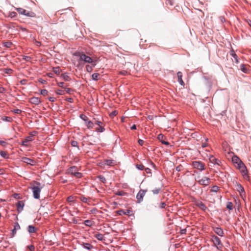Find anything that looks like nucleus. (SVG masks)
<instances>
[{"instance_id": "f257e3e1", "label": "nucleus", "mask_w": 251, "mask_h": 251, "mask_svg": "<svg viewBox=\"0 0 251 251\" xmlns=\"http://www.w3.org/2000/svg\"><path fill=\"white\" fill-rule=\"evenodd\" d=\"M195 180L199 184L204 186L209 185L211 182V179L206 176L201 177L200 176H198L195 177Z\"/></svg>"}, {"instance_id": "f03ea898", "label": "nucleus", "mask_w": 251, "mask_h": 251, "mask_svg": "<svg viewBox=\"0 0 251 251\" xmlns=\"http://www.w3.org/2000/svg\"><path fill=\"white\" fill-rule=\"evenodd\" d=\"M36 185H33L31 187V189L33 192V197L35 199H39L40 198V194L41 191V187H39L40 183L38 182H35Z\"/></svg>"}, {"instance_id": "7ed1b4c3", "label": "nucleus", "mask_w": 251, "mask_h": 251, "mask_svg": "<svg viewBox=\"0 0 251 251\" xmlns=\"http://www.w3.org/2000/svg\"><path fill=\"white\" fill-rule=\"evenodd\" d=\"M74 54L75 55L79 56V61H83L85 63H90L93 62V59L91 57L86 55L83 53L76 52Z\"/></svg>"}, {"instance_id": "20e7f679", "label": "nucleus", "mask_w": 251, "mask_h": 251, "mask_svg": "<svg viewBox=\"0 0 251 251\" xmlns=\"http://www.w3.org/2000/svg\"><path fill=\"white\" fill-rule=\"evenodd\" d=\"M192 165L194 169L201 172L205 170V164L200 161H193Z\"/></svg>"}, {"instance_id": "39448f33", "label": "nucleus", "mask_w": 251, "mask_h": 251, "mask_svg": "<svg viewBox=\"0 0 251 251\" xmlns=\"http://www.w3.org/2000/svg\"><path fill=\"white\" fill-rule=\"evenodd\" d=\"M211 240L213 243L214 246L217 247V249H220L223 247V245L219 237L215 235L211 236Z\"/></svg>"}, {"instance_id": "423d86ee", "label": "nucleus", "mask_w": 251, "mask_h": 251, "mask_svg": "<svg viewBox=\"0 0 251 251\" xmlns=\"http://www.w3.org/2000/svg\"><path fill=\"white\" fill-rule=\"evenodd\" d=\"M147 190H140L136 196L138 202L140 203L143 201V198L145 195Z\"/></svg>"}, {"instance_id": "0eeeda50", "label": "nucleus", "mask_w": 251, "mask_h": 251, "mask_svg": "<svg viewBox=\"0 0 251 251\" xmlns=\"http://www.w3.org/2000/svg\"><path fill=\"white\" fill-rule=\"evenodd\" d=\"M210 163L214 164V165H217L220 166L221 165V162L220 160L216 158L213 155H211L209 158Z\"/></svg>"}, {"instance_id": "6e6552de", "label": "nucleus", "mask_w": 251, "mask_h": 251, "mask_svg": "<svg viewBox=\"0 0 251 251\" xmlns=\"http://www.w3.org/2000/svg\"><path fill=\"white\" fill-rule=\"evenodd\" d=\"M29 101L31 103L35 105H38L41 102V101L39 98L35 97L31 98L30 99Z\"/></svg>"}, {"instance_id": "1a4fd4ad", "label": "nucleus", "mask_w": 251, "mask_h": 251, "mask_svg": "<svg viewBox=\"0 0 251 251\" xmlns=\"http://www.w3.org/2000/svg\"><path fill=\"white\" fill-rule=\"evenodd\" d=\"M22 161L24 163H25L27 164H30L32 166L35 164V161L33 160L25 157L22 158Z\"/></svg>"}, {"instance_id": "9d476101", "label": "nucleus", "mask_w": 251, "mask_h": 251, "mask_svg": "<svg viewBox=\"0 0 251 251\" xmlns=\"http://www.w3.org/2000/svg\"><path fill=\"white\" fill-rule=\"evenodd\" d=\"M239 170L240 171L241 173H242V175L243 176L245 177H249L248 175V171L247 169V168L246 166H244L243 167H241Z\"/></svg>"}, {"instance_id": "9b49d317", "label": "nucleus", "mask_w": 251, "mask_h": 251, "mask_svg": "<svg viewBox=\"0 0 251 251\" xmlns=\"http://www.w3.org/2000/svg\"><path fill=\"white\" fill-rule=\"evenodd\" d=\"M24 205L25 204L23 201H19L18 202V203L16 204V207L19 212L23 211Z\"/></svg>"}, {"instance_id": "f8f14e48", "label": "nucleus", "mask_w": 251, "mask_h": 251, "mask_svg": "<svg viewBox=\"0 0 251 251\" xmlns=\"http://www.w3.org/2000/svg\"><path fill=\"white\" fill-rule=\"evenodd\" d=\"M33 140V137L31 136H27L25 138V140L22 142V145L25 146H27L28 143L29 142L32 141Z\"/></svg>"}, {"instance_id": "ddd939ff", "label": "nucleus", "mask_w": 251, "mask_h": 251, "mask_svg": "<svg viewBox=\"0 0 251 251\" xmlns=\"http://www.w3.org/2000/svg\"><path fill=\"white\" fill-rule=\"evenodd\" d=\"M177 78H178V81L179 83V84L182 86H184L185 83L184 81L182 80V73L181 72H178L177 73Z\"/></svg>"}, {"instance_id": "4468645a", "label": "nucleus", "mask_w": 251, "mask_h": 251, "mask_svg": "<svg viewBox=\"0 0 251 251\" xmlns=\"http://www.w3.org/2000/svg\"><path fill=\"white\" fill-rule=\"evenodd\" d=\"M196 205L203 211H205L207 209L206 205L201 201H197L196 202Z\"/></svg>"}, {"instance_id": "2eb2a0df", "label": "nucleus", "mask_w": 251, "mask_h": 251, "mask_svg": "<svg viewBox=\"0 0 251 251\" xmlns=\"http://www.w3.org/2000/svg\"><path fill=\"white\" fill-rule=\"evenodd\" d=\"M214 231L219 236L221 237L224 236V232L221 228L216 227L214 228Z\"/></svg>"}, {"instance_id": "dca6fc26", "label": "nucleus", "mask_w": 251, "mask_h": 251, "mask_svg": "<svg viewBox=\"0 0 251 251\" xmlns=\"http://www.w3.org/2000/svg\"><path fill=\"white\" fill-rule=\"evenodd\" d=\"M20 228V226L18 223H15L14 227L12 230V237H14L16 233L17 230Z\"/></svg>"}, {"instance_id": "f3484780", "label": "nucleus", "mask_w": 251, "mask_h": 251, "mask_svg": "<svg viewBox=\"0 0 251 251\" xmlns=\"http://www.w3.org/2000/svg\"><path fill=\"white\" fill-rule=\"evenodd\" d=\"M164 138V135L162 134H160L158 136V139L160 141V142L162 143V144L165 145L166 146H168L169 145V143L167 141H165L164 140H163Z\"/></svg>"}, {"instance_id": "a211bd4d", "label": "nucleus", "mask_w": 251, "mask_h": 251, "mask_svg": "<svg viewBox=\"0 0 251 251\" xmlns=\"http://www.w3.org/2000/svg\"><path fill=\"white\" fill-rule=\"evenodd\" d=\"M82 245L84 249L88 250H91L94 248L93 246L90 243H83Z\"/></svg>"}, {"instance_id": "6ab92c4d", "label": "nucleus", "mask_w": 251, "mask_h": 251, "mask_svg": "<svg viewBox=\"0 0 251 251\" xmlns=\"http://www.w3.org/2000/svg\"><path fill=\"white\" fill-rule=\"evenodd\" d=\"M77 171V168L75 166L71 167L68 169V173L72 175L75 174V173Z\"/></svg>"}, {"instance_id": "aec40b11", "label": "nucleus", "mask_w": 251, "mask_h": 251, "mask_svg": "<svg viewBox=\"0 0 251 251\" xmlns=\"http://www.w3.org/2000/svg\"><path fill=\"white\" fill-rule=\"evenodd\" d=\"M27 230L29 233H32L35 232L37 230V229L35 226L29 225L27 227Z\"/></svg>"}, {"instance_id": "412c9836", "label": "nucleus", "mask_w": 251, "mask_h": 251, "mask_svg": "<svg viewBox=\"0 0 251 251\" xmlns=\"http://www.w3.org/2000/svg\"><path fill=\"white\" fill-rule=\"evenodd\" d=\"M131 213V211L129 210H122L119 211L120 215H129Z\"/></svg>"}, {"instance_id": "4be33fe9", "label": "nucleus", "mask_w": 251, "mask_h": 251, "mask_svg": "<svg viewBox=\"0 0 251 251\" xmlns=\"http://www.w3.org/2000/svg\"><path fill=\"white\" fill-rule=\"evenodd\" d=\"M232 161L234 164L235 165L239 163L241 160L236 155H234L232 158Z\"/></svg>"}, {"instance_id": "5701e85b", "label": "nucleus", "mask_w": 251, "mask_h": 251, "mask_svg": "<svg viewBox=\"0 0 251 251\" xmlns=\"http://www.w3.org/2000/svg\"><path fill=\"white\" fill-rule=\"evenodd\" d=\"M95 237L98 240L100 241H103L104 240V236L103 235L98 233L95 235Z\"/></svg>"}, {"instance_id": "b1692460", "label": "nucleus", "mask_w": 251, "mask_h": 251, "mask_svg": "<svg viewBox=\"0 0 251 251\" xmlns=\"http://www.w3.org/2000/svg\"><path fill=\"white\" fill-rule=\"evenodd\" d=\"M24 15L26 16L27 17H34L35 16V14L34 12L32 11H27L26 10L25 13Z\"/></svg>"}, {"instance_id": "393cba45", "label": "nucleus", "mask_w": 251, "mask_h": 251, "mask_svg": "<svg viewBox=\"0 0 251 251\" xmlns=\"http://www.w3.org/2000/svg\"><path fill=\"white\" fill-rule=\"evenodd\" d=\"M86 126L89 129L92 128L94 127V123L91 121H87L86 122Z\"/></svg>"}, {"instance_id": "a878e982", "label": "nucleus", "mask_w": 251, "mask_h": 251, "mask_svg": "<svg viewBox=\"0 0 251 251\" xmlns=\"http://www.w3.org/2000/svg\"><path fill=\"white\" fill-rule=\"evenodd\" d=\"M62 77L63 78V79L65 81H69L71 80V78H70L69 76L67 73L63 74L62 75Z\"/></svg>"}, {"instance_id": "bb28decb", "label": "nucleus", "mask_w": 251, "mask_h": 251, "mask_svg": "<svg viewBox=\"0 0 251 251\" xmlns=\"http://www.w3.org/2000/svg\"><path fill=\"white\" fill-rule=\"evenodd\" d=\"M0 155L1 157H2L4 158L7 159L9 158L8 154L6 153V152L4 151H0Z\"/></svg>"}, {"instance_id": "cd10ccee", "label": "nucleus", "mask_w": 251, "mask_h": 251, "mask_svg": "<svg viewBox=\"0 0 251 251\" xmlns=\"http://www.w3.org/2000/svg\"><path fill=\"white\" fill-rule=\"evenodd\" d=\"M231 55L234 58L235 61L236 63H238L239 62L238 60V56L236 54V53L234 52V51H231L230 53Z\"/></svg>"}, {"instance_id": "c85d7f7f", "label": "nucleus", "mask_w": 251, "mask_h": 251, "mask_svg": "<svg viewBox=\"0 0 251 251\" xmlns=\"http://www.w3.org/2000/svg\"><path fill=\"white\" fill-rule=\"evenodd\" d=\"M105 130V128L103 127V125L99 126V127H97L96 129V131L98 132H103Z\"/></svg>"}, {"instance_id": "c756f323", "label": "nucleus", "mask_w": 251, "mask_h": 251, "mask_svg": "<svg viewBox=\"0 0 251 251\" xmlns=\"http://www.w3.org/2000/svg\"><path fill=\"white\" fill-rule=\"evenodd\" d=\"M16 10L19 12V14L24 15L25 13L26 10L24 9H23L22 8H16Z\"/></svg>"}, {"instance_id": "7c9ffc66", "label": "nucleus", "mask_w": 251, "mask_h": 251, "mask_svg": "<svg viewBox=\"0 0 251 251\" xmlns=\"http://www.w3.org/2000/svg\"><path fill=\"white\" fill-rule=\"evenodd\" d=\"M240 69L244 73H247L248 72L247 68L246 67V65L243 64L241 65Z\"/></svg>"}, {"instance_id": "2f4dec72", "label": "nucleus", "mask_w": 251, "mask_h": 251, "mask_svg": "<svg viewBox=\"0 0 251 251\" xmlns=\"http://www.w3.org/2000/svg\"><path fill=\"white\" fill-rule=\"evenodd\" d=\"M104 162L107 165L110 166L113 163L114 160L112 159H105Z\"/></svg>"}, {"instance_id": "473e14b6", "label": "nucleus", "mask_w": 251, "mask_h": 251, "mask_svg": "<svg viewBox=\"0 0 251 251\" xmlns=\"http://www.w3.org/2000/svg\"><path fill=\"white\" fill-rule=\"evenodd\" d=\"M100 74L98 73H94L92 75V79L94 80H98L99 79V76Z\"/></svg>"}, {"instance_id": "72a5a7b5", "label": "nucleus", "mask_w": 251, "mask_h": 251, "mask_svg": "<svg viewBox=\"0 0 251 251\" xmlns=\"http://www.w3.org/2000/svg\"><path fill=\"white\" fill-rule=\"evenodd\" d=\"M98 179L101 181L102 183H106V180L105 178L103 176H98Z\"/></svg>"}, {"instance_id": "f704fd0d", "label": "nucleus", "mask_w": 251, "mask_h": 251, "mask_svg": "<svg viewBox=\"0 0 251 251\" xmlns=\"http://www.w3.org/2000/svg\"><path fill=\"white\" fill-rule=\"evenodd\" d=\"M245 165L244 164V163L242 161H240L239 163H237L235 165L236 168H238V169H240V168H241V167H242Z\"/></svg>"}, {"instance_id": "c9c22d12", "label": "nucleus", "mask_w": 251, "mask_h": 251, "mask_svg": "<svg viewBox=\"0 0 251 251\" xmlns=\"http://www.w3.org/2000/svg\"><path fill=\"white\" fill-rule=\"evenodd\" d=\"M237 189L241 194L244 192V188L240 184L237 185Z\"/></svg>"}, {"instance_id": "e433bc0d", "label": "nucleus", "mask_w": 251, "mask_h": 251, "mask_svg": "<svg viewBox=\"0 0 251 251\" xmlns=\"http://www.w3.org/2000/svg\"><path fill=\"white\" fill-rule=\"evenodd\" d=\"M12 45V43L11 42H4L3 43V46L6 48H10V47H11Z\"/></svg>"}, {"instance_id": "4c0bfd02", "label": "nucleus", "mask_w": 251, "mask_h": 251, "mask_svg": "<svg viewBox=\"0 0 251 251\" xmlns=\"http://www.w3.org/2000/svg\"><path fill=\"white\" fill-rule=\"evenodd\" d=\"M2 120L3 121L8 122H10L12 121V119L11 117H3L1 118Z\"/></svg>"}, {"instance_id": "58836bf2", "label": "nucleus", "mask_w": 251, "mask_h": 251, "mask_svg": "<svg viewBox=\"0 0 251 251\" xmlns=\"http://www.w3.org/2000/svg\"><path fill=\"white\" fill-rule=\"evenodd\" d=\"M86 226H92V222L91 220H87L84 221Z\"/></svg>"}, {"instance_id": "ea45409f", "label": "nucleus", "mask_w": 251, "mask_h": 251, "mask_svg": "<svg viewBox=\"0 0 251 251\" xmlns=\"http://www.w3.org/2000/svg\"><path fill=\"white\" fill-rule=\"evenodd\" d=\"M226 208L229 210H232L233 209L232 203L231 202H227Z\"/></svg>"}, {"instance_id": "a19ab883", "label": "nucleus", "mask_w": 251, "mask_h": 251, "mask_svg": "<svg viewBox=\"0 0 251 251\" xmlns=\"http://www.w3.org/2000/svg\"><path fill=\"white\" fill-rule=\"evenodd\" d=\"M94 120L95 124L99 126L103 125V123L100 121H99L96 118H94Z\"/></svg>"}, {"instance_id": "79ce46f5", "label": "nucleus", "mask_w": 251, "mask_h": 251, "mask_svg": "<svg viewBox=\"0 0 251 251\" xmlns=\"http://www.w3.org/2000/svg\"><path fill=\"white\" fill-rule=\"evenodd\" d=\"M79 117L82 120L85 122H87L88 120V117L84 114H80Z\"/></svg>"}, {"instance_id": "37998d69", "label": "nucleus", "mask_w": 251, "mask_h": 251, "mask_svg": "<svg viewBox=\"0 0 251 251\" xmlns=\"http://www.w3.org/2000/svg\"><path fill=\"white\" fill-rule=\"evenodd\" d=\"M74 176L77 178H80L82 176V174L81 173L78 172L77 171L73 175Z\"/></svg>"}, {"instance_id": "c03bdc74", "label": "nucleus", "mask_w": 251, "mask_h": 251, "mask_svg": "<svg viewBox=\"0 0 251 251\" xmlns=\"http://www.w3.org/2000/svg\"><path fill=\"white\" fill-rule=\"evenodd\" d=\"M80 199L83 202L87 203L88 202V200L89 199L87 198H86V197H85L84 196L81 197Z\"/></svg>"}, {"instance_id": "a18cd8bd", "label": "nucleus", "mask_w": 251, "mask_h": 251, "mask_svg": "<svg viewBox=\"0 0 251 251\" xmlns=\"http://www.w3.org/2000/svg\"><path fill=\"white\" fill-rule=\"evenodd\" d=\"M4 73L7 74H10L12 73L13 70L11 69H4L3 71Z\"/></svg>"}, {"instance_id": "49530a36", "label": "nucleus", "mask_w": 251, "mask_h": 251, "mask_svg": "<svg viewBox=\"0 0 251 251\" xmlns=\"http://www.w3.org/2000/svg\"><path fill=\"white\" fill-rule=\"evenodd\" d=\"M12 112H13L14 113L20 114L22 113V111L21 109H15L13 110Z\"/></svg>"}, {"instance_id": "de8ad7c7", "label": "nucleus", "mask_w": 251, "mask_h": 251, "mask_svg": "<svg viewBox=\"0 0 251 251\" xmlns=\"http://www.w3.org/2000/svg\"><path fill=\"white\" fill-rule=\"evenodd\" d=\"M160 191V188H155L153 189L152 192L154 194H158Z\"/></svg>"}, {"instance_id": "09e8293b", "label": "nucleus", "mask_w": 251, "mask_h": 251, "mask_svg": "<svg viewBox=\"0 0 251 251\" xmlns=\"http://www.w3.org/2000/svg\"><path fill=\"white\" fill-rule=\"evenodd\" d=\"M48 91L46 89H43V90H42L40 92V93L41 95H43V96H46L48 94Z\"/></svg>"}, {"instance_id": "8fccbe9b", "label": "nucleus", "mask_w": 251, "mask_h": 251, "mask_svg": "<svg viewBox=\"0 0 251 251\" xmlns=\"http://www.w3.org/2000/svg\"><path fill=\"white\" fill-rule=\"evenodd\" d=\"M74 198L72 196H70L69 197H68L67 201L69 202H71L74 201Z\"/></svg>"}, {"instance_id": "3c124183", "label": "nucleus", "mask_w": 251, "mask_h": 251, "mask_svg": "<svg viewBox=\"0 0 251 251\" xmlns=\"http://www.w3.org/2000/svg\"><path fill=\"white\" fill-rule=\"evenodd\" d=\"M136 167L140 170H143L144 169V166L142 164H137Z\"/></svg>"}, {"instance_id": "603ef678", "label": "nucleus", "mask_w": 251, "mask_h": 251, "mask_svg": "<svg viewBox=\"0 0 251 251\" xmlns=\"http://www.w3.org/2000/svg\"><path fill=\"white\" fill-rule=\"evenodd\" d=\"M219 190V187L217 186H214L212 187L211 191L212 192H217Z\"/></svg>"}, {"instance_id": "864d4df0", "label": "nucleus", "mask_w": 251, "mask_h": 251, "mask_svg": "<svg viewBox=\"0 0 251 251\" xmlns=\"http://www.w3.org/2000/svg\"><path fill=\"white\" fill-rule=\"evenodd\" d=\"M86 70L88 72H91L92 71V66L88 65L86 66Z\"/></svg>"}, {"instance_id": "5fc2aeb1", "label": "nucleus", "mask_w": 251, "mask_h": 251, "mask_svg": "<svg viewBox=\"0 0 251 251\" xmlns=\"http://www.w3.org/2000/svg\"><path fill=\"white\" fill-rule=\"evenodd\" d=\"M57 85L60 87H61L62 88H64L65 87H64V83L63 82H59L57 83Z\"/></svg>"}, {"instance_id": "6e6d98bb", "label": "nucleus", "mask_w": 251, "mask_h": 251, "mask_svg": "<svg viewBox=\"0 0 251 251\" xmlns=\"http://www.w3.org/2000/svg\"><path fill=\"white\" fill-rule=\"evenodd\" d=\"M77 142L75 141H73L71 142V145L73 147H77Z\"/></svg>"}, {"instance_id": "4d7b16f0", "label": "nucleus", "mask_w": 251, "mask_h": 251, "mask_svg": "<svg viewBox=\"0 0 251 251\" xmlns=\"http://www.w3.org/2000/svg\"><path fill=\"white\" fill-rule=\"evenodd\" d=\"M182 168V166L181 165H179L176 167V170L177 172H180L181 171Z\"/></svg>"}, {"instance_id": "13d9d810", "label": "nucleus", "mask_w": 251, "mask_h": 251, "mask_svg": "<svg viewBox=\"0 0 251 251\" xmlns=\"http://www.w3.org/2000/svg\"><path fill=\"white\" fill-rule=\"evenodd\" d=\"M166 206V204L165 202H162L161 203H160V207L161 208H164L165 207V206Z\"/></svg>"}, {"instance_id": "bf43d9fd", "label": "nucleus", "mask_w": 251, "mask_h": 251, "mask_svg": "<svg viewBox=\"0 0 251 251\" xmlns=\"http://www.w3.org/2000/svg\"><path fill=\"white\" fill-rule=\"evenodd\" d=\"M125 194V192L123 191H118L117 192L116 195L118 196H123Z\"/></svg>"}, {"instance_id": "052dcab7", "label": "nucleus", "mask_w": 251, "mask_h": 251, "mask_svg": "<svg viewBox=\"0 0 251 251\" xmlns=\"http://www.w3.org/2000/svg\"><path fill=\"white\" fill-rule=\"evenodd\" d=\"M28 248L31 251H33L34 250V246H33V245H29L28 246Z\"/></svg>"}, {"instance_id": "680f3d73", "label": "nucleus", "mask_w": 251, "mask_h": 251, "mask_svg": "<svg viewBox=\"0 0 251 251\" xmlns=\"http://www.w3.org/2000/svg\"><path fill=\"white\" fill-rule=\"evenodd\" d=\"M66 100L68 101V102H70L71 103H72L74 101V100H73V98H67L66 99Z\"/></svg>"}, {"instance_id": "e2e57ef3", "label": "nucleus", "mask_w": 251, "mask_h": 251, "mask_svg": "<svg viewBox=\"0 0 251 251\" xmlns=\"http://www.w3.org/2000/svg\"><path fill=\"white\" fill-rule=\"evenodd\" d=\"M56 93L58 95H63L64 94L63 91L61 90H58L56 91Z\"/></svg>"}, {"instance_id": "0e129e2a", "label": "nucleus", "mask_w": 251, "mask_h": 251, "mask_svg": "<svg viewBox=\"0 0 251 251\" xmlns=\"http://www.w3.org/2000/svg\"><path fill=\"white\" fill-rule=\"evenodd\" d=\"M120 73L123 75H126L127 74V72L126 71H122L120 72Z\"/></svg>"}, {"instance_id": "69168bd1", "label": "nucleus", "mask_w": 251, "mask_h": 251, "mask_svg": "<svg viewBox=\"0 0 251 251\" xmlns=\"http://www.w3.org/2000/svg\"><path fill=\"white\" fill-rule=\"evenodd\" d=\"M144 142L143 140H141V139L138 140V143L140 145L143 146L144 144Z\"/></svg>"}, {"instance_id": "338daca9", "label": "nucleus", "mask_w": 251, "mask_h": 251, "mask_svg": "<svg viewBox=\"0 0 251 251\" xmlns=\"http://www.w3.org/2000/svg\"><path fill=\"white\" fill-rule=\"evenodd\" d=\"M49 100L50 101L53 102L55 101V98L54 97H50L49 98Z\"/></svg>"}, {"instance_id": "774afa93", "label": "nucleus", "mask_w": 251, "mask_h": 251, "mask_svg": "<svg viewBox=\"0 0 251 251\" xmlns=\"http://www.w3.org/2000/svg\"><path fill=\"white\" fill-rule=\"evenodd\" d=\"M145 171L147 174H151V170L150 169L147 168L145 169Z\"/></svg>"}]
</instances>
